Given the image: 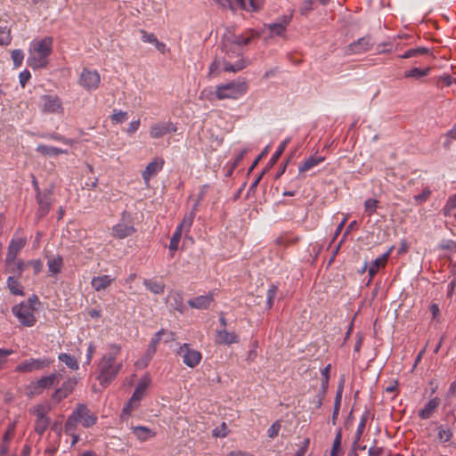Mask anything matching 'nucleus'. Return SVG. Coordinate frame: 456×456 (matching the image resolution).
Segmentation results:
<instances>
[{"mask_svg": "<svg viewBox=\"0 0 456 456\" xmlns=\"http://www.w3.org/2000/svg\"><path fill=\"white\" fill-rule=\"evenodd\" d=\"M291 20V16H282L277 22L270 23L267 25L268 29L273 35L281 36L285 30L287 26L289 24Z\"/></svg>", "mask_w": 456, "mask_h": 456, "instance_id": "4be33fe9", "label": "nucleus"}, {"mask_svg": "<svg viewBox=\"0 0 456 456\" xmlns=\"http://www.w3.org/2000/svg\"><path fill=\"white\" fill-rule=\"evenodd\" d=\"M74 411L84 428H90L97 421V416L86 404L78 403Z\"/></svg>", "mask_w": 456, "mask_h": 456, "instance_id": "4468645a", "label": "nucleus"}, {"mask_svg": "<svg viewBox=\"0 0 456 456\" xmlns=\"http://www.w3.org/2000/svg\"><path fill=\"white\" fill-rule=\"evenodd\" d=\"M165 330L161 329L157 333L154 334L153 338L151 340L150 345L148 346V348L145 352L143 360L145 361L144 365H147V363L151 360L153 355L156 353L157 350V345L161 339L162 334H164Z\"/></svg>", "mask_w": 456, "mask_h": 456, "instance_id": "5701e85b", "label": "nucleus"}, {"mask_svg": "<svg viewBox=\"0 0 456 456\" xmlns=\"http://www.w3.org/2000/svg\"><path fill=\"white\" fill-rule=\"evenodd\" d=\"M12 312L17 317L19 322L26 327H32L37 322V319L32 313V309L26 302H20L14 305L12 308Z\"/></svg>", "mask_w": 456, "mask_h": 456, "instance_id": "0eeeda50", "label": "nucleus"}, {"mask_svg": "<svg viewBox=\"0 0 456 456\" xmlns=\"http://www.w3.org/2000/svg\"><path fill=\"white\" fill-rule=\"evenodd\" d=\"M247 90L248 85L245 81H232L230 83L217 86L215 95L218 100H235L242 96Z\"/></svg>", "mask_w": 456, "mask_h": 456, "instance_id": "7ed1b4c3", "label": "nucleus"}, {"mask_svg": "<svg viewBox=\"0 0 456 456\" xmlns=\"http://www.w3.org/2000/svg\"><path fill=\"white\" fill-rule=\"evenodd\" d=\"M446 138V141L444 142V147L445 149H449L451 145V141L456 139V123L454 124L452 128L447 132Z\"/></svg>", "mask_w": 456, "mask_h": 456, "instance_id": "680f3d73", "label": "nucleus"}, {"mask_svg": "<svg viewBox=\"0 0 456 456\" xmlns=\"http://www.w3.org/2000/svg\"><path fill=\"white\" fill-rule=\"evenodd\" d=\"M112 281L110 275L96 276L92 279L91 285L96 291H102L108 288Z\"/></svg>", "mask_w": 456, "mask_h": 456, "instance_id": "c85d7f7f", "label": "nucleus"}, {"mask_svg": "<svg viewBox=\"0 0 456 456\" xmlns=\"http://www.w3.org/2000/svg\"><path fill=\"white\" fill-rule=\"evenodd\" d=\"M58 359L60 362L65 363V365L71 370H76L78 369L77 360L74 356L67 353L60 354Z\"/></svg>", "mask_w": 456, "mask_h": 456, "instance_id": "ea45409f", "label": "nucleus"}, {"mask_svg": "<svg viewBox=\"0 0 456 456\" xmlns=\"http://www.w3.org/2000/svg\"><path fill=\"white\" fill-rule=\"evenodd\" d=\"M149 384L150 379L147 377L142 378L131 395L132 401H137L139 403L142 399Z\"/></svg>", "mask_w": 456, "mask_h": 456, "instance_id": "bb28decb", "label": "nucleus"}, {"mask_svg": "<svg viewBox=\"0 0 456 456\" xmlns=\"http://www.w3.org/2000/svg\"><path fill=\"white\" fill-rule=\"evenodd\" d=\"M182 232H183V231L182 230H178V228L176 227V230L174 232V234L172 235L171 240H170V243H169V249L171 251L174 252V251L177 250L178 244H179V241H180L181 237H182Z\"/></svg>", "mask_w": 456, "mask_h": 456, "instance_id": "3c124183", "label": "nucleus"}, {"mask_svg": "<svg viewBox=\"0 0 456 456\" xmlns=\"http://www.w3.org/2000/svg\"><path fill=\"white\" fill-rule=\"evenodd\" d=\"M110 118L113 123L122 124L128 118V114L126 111L114 110Z\"/></svg>", "mask_w": 456, "mask_h": 456, "instance_id": "6e6d98bb", "label": "nucleus"}, {"mask_svg": "<svg viewBox=\"0 0 456 456\" xmlns=\"http://www.w3.org/2000/svg\"><path fill=\"white\" fill-rule=\"evenodd\" d=\"M27 63L33 69L45 68L48 64V59L42 55L34 53L32 50H29V56L27 60Z\"/></svg>", "mask_w": 456, "mask_h": 456, "instance_id": "393cba45", "label": "nucleus"}, {"mask_svg": "<svg viewBox=\"0 0 456 456\" xmlns=\"http://www.w3.org/2000/svg\"><path fill=\"white\" fill-rule=\"evenodd\" d=\"M278 286L272 284L266 293V308L271 309L273 305V300L276 297Z\"/></svg>", "mask_w": 456, "mask_h": 456, "instance_id": "a18cd8bd", "label": "nucleus"}, {"mask_svg": "<svg viewBox=\"0 0 456 456\" xmlns=\"http://www.w3.org/2000/svg\"><path fill=\"white\" fill-rule=\"evenodd\" d=\"M164 163L165 161L163 159L157 158L146 166L144 171L142 174L145 183H148L151 178L156 175L163 168Z\"/></svg>", "mask_w": 456, "mask_h": 456, "instance_id": "a211bd4d", "label": "nucleus"}, {"mask_svg": "<svg viewBox=\"0 0 456 456\" xmlns=\"http://www.w3.org/2000/svg\"><path fill=\"white\" fill-rule=\"evenodd\" d=\"M178 354L183 358V363L190 368L196 367L202 358L201 353L191 348L187 343L180 346Z\"/></svg>", "mask_w": 456, "mask_h": 456, "instance_id": "9b49d317", "label": "nucleus"}, {"mask_svg": "<svg viewBox=\"0 0 456 456\" xmlns=\"http://www.w3.org/2000/svg\"><path fill=\"white\" fill-rule=\"evenodd\" d=\"M11 40L10 29L7 27H0V46L9 45Z\"/></svg>", "mask_w": 456, "mask_h": 456, "instance_id": "603ef678", "label": "nucleus"}, {"mask_svg": "<svg viewBox=\"0 0 456 456\" xmlns=\"http://www.w3.org/2000/svg\"><path fill=\"white\" fill-rule=\"evenodd\" d=\"M198 210V203H195L189 214H186L182 221V223L177 226L178 230L189 232L190 228L193 224V220L195 218L196 212Z\"/></svg>", "mask_w": 456, "mask_h": 456, "instance_id": "c756f323", "label": "nucleus"}, {"mask_svg": "<svg viewBox=\"0 0 456 456\" xmlns=\"http://www.w3.org/2000/svg\"><path fill=\"white\" fill-rule=\"evenodd\" d=\"M214 301L213 293L210 292L207 295L198 296L188 301V305L195 309H207Z\"/></svg>", "mask_w": 456, "mask_h": 456, "instance_id": "412c9836", "label": "nucleus"}, {"mask_svg": "<svg viewBox=\"0 0 456 456\" xmlns=\"http://www.w3.org/2000/svg\"><path fill=\"white\" fill-rule=\"evenodd\" d=\"M367 419H368V412L366 411L361 418V420L358 424V427H357V430L355 432V437H354V445H355L361 439V436L363 433V430L365 428V426H366V422H367Z\"/></svg>", "mask_w": 456, "mask_h": 456, "instance_id": "c03bdc74", "label": "nucleus"}, {"mask_svg": "<svg viewBox=\"0 0 456 456\" xmlns=\"http://www.w3.org/2000/svg\"><path fill=\"white\" fill-rule=\"evenodd\" d=\"M322 161H324L323 157L311 156L302 165L299 166L298 171L299 173L306 172Z\"/></svg>", "mask_w": 456, "mask_h": 456, "instance_id": "4c0bfd02", "label": "nucleus"}, {"mask_svg": "<svg viewBox=\"0 0 456 456\" xmlns=\"http://www.w3.org/2000/svg\"><path fill=\"white\" fill-rule=\"evenodd\" d=\"M140 33L142 35V40L144 43H149V44H152L153 45L155 42H157L158 38L156 37V36L153 33H148L144 29H141Z\"/></svg>", "mask_w": 456, "mask_h": 456, "instance_id": "e2e57ef3", "label": "nucleus"}, {"mask_svg": "<svg viewBox=\"0 0 456 456\" xmlns=\"http://www.w3.org/2000/svg\"><path fill=\"white\" fill-rule=\"evenodd\" d=\"M43 102L42 110L45 113L62 112V102L57 95L45 94L41 97Z\"/></svg>", "mask_w": 456, "mask_h": 456, "instance_id": "2eb2a0df", "label": "nucleus"}, {"mask_svg": "<svg viewBox=\"0 0 456 456\" xmlns=\"http://www.w3.org/2000/svg\"><path fill=\"white\" fill-rule=\"evenodd\" d=\"M133 434L140 441H146L150 437L155 436V432L144 426H136L132 428Z\"/></svg>", "mask_w": 456, "mask_h": 456, "instance_id": "473e14b6", "label": "nucleus"}, {"mask_svg": "<svg viewBox=\"0 0 456 456\" xmlns=\"http://www.w3.org/2000/svg\"><path fill=\"white\" fill-rule=\"evenodd\" d=\"M50 425V419H36L35 421V432L39 436H42Z\"/></svg>", "mask_w": 456, "mask_h": 456, "instance_id": "49530a36", "label": "nucleus"}, {"mask_svg": "<svg viewBox=\"0 0 456 456\" xmlns=\"http://www.w3.org/2000/svg\"><path fill=\"white\" fill-rule=\"evenodd\" d=\"M223 69V57L221 55L216 54L215 60L209 66V77H215L221 74Z\"/></svg>", "mask_w": 456, "mask_h": 456, "instance_id": "e433bc0d", "label": "nucleus"}, {"mask_svg": "<svg viewBox=\"0 0 456 456\" xmlns=\"http://www.w3.org/2000/svg\"><path fill=\"white\" fill-rule=\"evenodd\" d=\"M374 44L375 42L372 37L367 35L348 45L345 50V53L347 55L362 53L370 50Z\"/></svg>", "mask_w": 456, "mask_h": 456, "instance_id": "f8f14e48", "label": "nucleus"}, {"mask_svg": "<svg viewBox=\"0 0 456 456\" xmlns=\"http://www.w3.org/2000/svg\"><path fill=\"white\" fill-rule=\"evenodd\" d=\"M239 342V336L233 331H227L226 329L216 330V343L219 345L230 346Z\"/></svg>", "mask_w": 456, "mask_h": 456, "instance_id": "aec40b11", "label": "nucleus"}, {"mask_svg": "<svg viewBox=\"0 0 456 456\" xmlns=\"http://www.w3.org/2000/svg\"><path fill=\"white\" fill-rule=\"evenodd\" d=\"M430 194L431 191L429 190V188L426 187L425 189H423L421 193L414 196V200L416 201V204L420 205L423 202H425L428 199Z\"/></svg>", "mask_w": 456, "mask_h": 456, "instance_id": "bf43d9fd", "label": "nucleus"}, {"mask_svg": "<svg viewBox=\"0 0 456 456\" xmlns=\"http://www.w3.org/2000/svg\"><path fill=\"white\" fill-rule=\"evenodd\" d=\"M52 363V361L48 358H30L21 362L15 369L18 372H32L35 370H44Z\"/></svg>", "mask_w": 456, "mask_h": 456, "instance_id": "9d476101", "label": "nucleus"}, {"mask_svg": "<svg viewBox=\"0 0 456 456\" xmlns=\"http://www.w3.org/2000/svg\"><path fill=\"white\" fill-rule=\"evenodd\" d=\"M59 381V375L52 373L48 376L42 377L41 379L31 381L25 388L26 395L32 398L36 395L42 394V392L53 387L56 382Z\"/></svg>", "mask_w": 456, "mask_h": 456, "instance_id": "20e7f679", "label": "nucleus"}, {"mask_svg": "<svg viewBox=\"0 0 456 456\" xmlns=\"http://www.w3.org/2000/svg\"><path fill=\"white\" fill-rule=\"evenodd\" d=\"M143 285L149 289L151 292L159 295L164 292L165 284L161 281H158L155 280L145 279L143 281Z\"/></svg>", "mask_w": 456, "mask_h": 456, "instance_id": "72a5a7b5", "label": "nucleus"}, {"mask_svg": "<svg viewBox=\"0 0 456 456\" xmlns=\"http://www.w3.org/2000/svg\"><path fill=\"white\" fill-rule=\"evenodd\" d=\"M11 57L13 61L14 68H19L23 62L24 53L20 49H15L12 51Z\"/></svg>", "mask_w": 456, "mask_h": 456, "instance_id": "8fccbe9b", "label": "nucleus"}, {"mask_svg": "<svg viewBox=\"0 0 456 456\" xmlns=\"http://www.w3.org/2000/svg\"><path fill=\"white\" fill-rule=\"evenodd\" d=\"M314 0H305L300 7V13L307 15L313 10Z\"/></svg>", "mask_w": 456, "mask_h": 456, "instance_id": "0e129e2a", "label": "nucleus"}, {"mask_svg": "<svg viewBox=\"0 0 456 456\" xmlns=\"http://www.w3.org/2000/svg\"><path fill=\"white\" fill-rule=\"evenodd\" d=\"M77 385V379L75 378H69L64 381L61 387L57 388L52 395V399L56 403H60L63 399L67 398L74 390Z\"/></svg>", "mask_w": 456, "mask_h": 456, "instance_id": "dca6fc26", "label": "nucleus"}, {"mask_svg": "<svg viewBox=\"0 0 456 456\" xmlns=\"http://www.w3.org/2000/svg\"><path fill=\"white\" fill-rule=\"evenodd\" d=\"M437 437L440 441L446 443L452 437V431L450 428H444L443 426L437 428Z\"/></svg>", "mask_w": 456, "mask_h": 456, "instance_id": "de8ad7c7", "label": "nucleus"}, {"mask_svg": "<svg viewBox=\"0 0 456 456\" xmlns=\"http://www.w3.org/2000/svg\"><path fill=\"white\" fill-rule=\"evenodd\" d=\"M19 279L16 276H9L6 280V286L12 295L24 296V288L19 281Z\"/></svg>", "mask_w": 456, "mask_h": 456, "instance_id": "a878e982", "label": "nucleus"}, {"mask_svg": "<svg viewBox=\"0 0 456 456\" xmlns=\"http://www.w3.org/2000/svg\"><path fill=\"white\" fill-rule=\"evenodd\" d=\"M341 440H342V432H341V429H338L336 434L335 439L333 441L330 456H337L338 450L339 449V447L341 445Z\"/></svg>", "mask_w": 456, "mask_h": 456, "instance_id": "4d7b16f0", "label": "nucleus"}, {"mask_svg": "<svg viewBox=\"0 0 456 456\" xmlns=\"http://www.w3.org/2000/svg\"><path fill=\"white\" fill-rule=\"evenodd\" d=\"M137 403V401H132V397H130V399L123 407L121 417L123 418L124 415L129 416L131 412L138 406Z\"/></svg>", "mask_w": 456, "mask_h": 456, "instance_id": "13d9d810", "label": "nucleus"}, {"mask_svg": "<svg viewBox=\"0 0 456 456\" xmlns=\"http://www.w3.org/2000/svg\"><path fill=\"white\" fill-rule=\"evenodd\" d=\"M134 232L130 215L123 212L120 222L112 227V235L118 239H125Z\"/></svg>", "mask_w": 456, "mask_h": 456, "instance_id": "6e6552de", "label": "nucleus"}, {"mask_svg": "<svg viewBox=\"0 0 456 456\" xmlns=\"http://www.w3.org/2000/svg\"><path fill=\"white\" fill-rule=\"evenodd\" d=\"M456 208V194L449 197L445 206L443 208L444 215L448 216Z\"/></svg>", "mask_w": 456, "mask_h": 456, "instance_id": "864d4df0", "label": "nucleus"}, {"mask_svg": "<svg viewBox=\"0 0 456 456\" xmlns=\"http://www.w3.org/2000/svg\"><path fill=\"white\" fill-rule=\"evenodd\" d=\"M389 253H390V251H387L385 254H383L381 256L376 258L374 261L371 262V265H370L369 270H368V273H369L370 278H372L379 272V270L381 266L385 265V264L388 258Z\"/></svg>", "mask_w": 456, "mask_h": 456, "instance_id": "2f4dec72", "label": "nucleus"}, {"mask_svg": "<svg viewBox=\"0 0 456 456\" xmlns=\"http://www.w3.org/2000/svg\"><path fill=\"white\" fill-rule=\"evenodd\" d=\"M27 266L31 265L35 274L39 273L43 268V263L40 259L31 260L26 263Z\"/></svg>", "mask_w": 456, "mask_h": 456, "instance_id": "69168bd1", "label": "nucleus"}, {"mask_svg": "<svg viewBox=\"0 0 456 456\" xmlns=\"http://www.w3.org/2000/svg\"><path fill=\"white\" fill-rule=\"evenodd\" d=\"M440 404V399L438 397H435L433 399H430L424 406L423 409H421L419 411V417L421 419H428L431 417L433 412L438 408Z\"/></svg>", "mask_w": 456, "mask_h": 456, "instance_id": "b1692460", "label": "nucleus"}, {"mask_svg": "<svg viewBox=\"0 0 456 456\" xmlns=\"http://www.w3.org/2000/svg\"><path fill=\"white\" fill-rule=\"evenodd\" d=\"M26 245V240L23 238L12 239L8 246V251L5 257V263L14 262L17 255Z\"/></svg>", "mask_w": 456, "mask_h": 456, "instance_id": "6ab92c4d", "label": "nucleus"}, {"mask_svg": "<svg viewBox=\"0 0 456 456\" xmlns=\"http://www.w3.org/2000/svg\"><path fill=\"white\" fill-rule=\"evenodd\" d=\"M53 185L43 190L39 194H36V200L38 205L37 216L45 217L50 211L53 203Z\"/></svg>", "mask_w": 456, "mask_h": 456, "instance_id": "423d86ee", "label": "nucleus"}, {"mask_svg": "<svg viewBox=\"0 0 456 456\" xmlns=\"http://www.w3.org/2000/svg\"><path fill=\"white\" fill-rule=\"evenodd\" d=\"M369 456H390V453L383 447L372 446L368 451Z\"/></svg>", "mask_w": 456, "mask_h": 456, "instance_id": "052dcab7", "label": "nucleus"}, {"mask_svg": "<svg viewBox=\"0 0 456 456\" xmlns=\"http://www.w3.org/2000/svg\"><path fill=\"white\" fill-rule=\"evenodd\" d=\"M53 38L52 37H45L39 40H34L31 43L29 50L34 53L48 58L53 53Z\"/></svg>", "mask_w": 456, "mask_h": 456, "instance_id": "ddd939ff", "label": "nucleus"}, {"mask_svg": "<svg viewBox=\"0 0 456 456\" xmlns=\"http://www.w3.org/2000/svg\"><path fill=\"white\" fill-rule=\"evenodd\" d=\"M289 142H290V138L288 137L281 142V144L277 148L276 151L273 153V155L272 156V158L269 160L270 167H273L278 161L279 158L283 153L284 150L286 149V147Z\"/></svg>", "mask_w": 456, "mask_h": 456, "instance_id": "37998d69", "label": "nucleus"}, {"mask_svg": "<svg viewBox=\"0 0 456 456\" xmlns=\"http://www.w3.org/2000/svg\"><path fill=\"white\" fill-rule=\"evenodd\" d=\"M170 305L176 311L183 313L184 310L183 298L181 292H172L169 295Z\"/></svg>", "mask_w": 456, "mask_h": 456, "instance_id": "f704fd0d", "label": "nucleus"}, {"mask_svg": "<svg viewBox=\"0 0 456 456\" xmlns=\"http://www.w3.org/2000/svg\"><path fill=\"white\" fill-rule=\"evenodd\" d=\"M36 151L44 156H50V157L58 156L61 154L67 153L66 150H62L61 148L48 146V145H45V144L37 145Z\"/></svg>", "mask_w": 456, "mask_h": 456, "instance_id": "7c9ffc66", "label": "nucleus"}, {"mask_svg": "<svg viewBox=\"0 0 456 456\" xmlns=\"http://www.w3.org/2000/svg\"><path fill=\"white\" fill-rule=\"evenodd\" d=\"M30 77H31V74L28 69H24L23 71H21L20 73L19 78H20V84L21 87H23V88L25 87L26 84L28 82Z\"/></svg>", "mask_w": 456, "mask_h": 456, "instance_id": "774afa93", "label": "nucleus"}, {"mask_svg": "<svg viewBox=\"0 0 456 456\" xmlns=\"http://www.w3.org/2000/svg\"><path fill=\"white\" fill-rule=\"evenodd\" d=\"M281 427V426L279 421L274 422L268 429V436L271 438L276 437L279 434Z\"/></svg>", "mask_w": 456, "mask_h": 456, "instance_id": "338daca9", "label": "nucleus"}, {"mask_svg": "<svg viewBox=\"0 0 456 456\" xmlns=\"http://www.w3.org/2000/svg\"><path fill=\"white\" fill-rule=\"evenodd\" d=\"M430 53V49L427 47H417V48H411L407 51H405L403 54L399 55L398 58L401 59H410V58H415L419 55H428Z\"/></svg>", "mask_w": 456, "mask_h": 456, "instance_id": "c9c22d12", "label": "nucleus"}, {"mask_svg": "<svg viewBox=\"0 0 456 456\" xmlns=\"http://www.w3.org/2000/svg\"><path fill=\"white\" fill-rule=\"evenodd\" d=\"M257 37L259 33L251 29L241 34H236L232 28L225 29L218 45L224 72L236 73L248 65L249 62L244 58L245 46Z\"/></svg>", "mask_w": 456, "mask_h": 456, "instance_id": "f257e3e1", "label": "nucleus"}, {"mask_svg": "<svg viewBox=\"0 0 456 456\" xmlns=\"http://www.w3.org/2000/svg\"><path fill=\"white\" fill-rule=\"evenodd\" d=\"M171 132H176V126L171 122H159L150 127V136L153 139L161 138Z\"/></svg>", "mask_w": 456, "mask_h": 456, "instance_id": "f3484780", "label": "nucleus"}, {"mask_svg": "<svg viewBox=\"0 0 456 456\" xmlns=\"http://www.w3.org/2000/svg\"><path fill=\"white\" fill-rule=\"evenodd\" d=\"M78 422L79 419L77 417L75 411H73L65 422L64 428L66 434L72 435V433H74V431L76 430Z\"/></svg>", "mask_w": 456, "mask_h": 456, "instance_id": "a19ab883", "label": "nucleus"}, {"mask_svg": "<svg viewBox=\"0 0 456 456\" xmlns=\"http://www.w3.org/2000/svg\"><path fill=\"white\" fill-rule=\"evenodd\" d=\"M50 408H46L41 404L36 405L31 411L36 415V419H49L46 415L49 412Z\"/></svg>", "mask_w": 456, "mask_h": 456, "instance_id": "09e8293b", "label": "nucleus"}, {"mask_svg": "<svg viewBox=\"0 0 456 456\" xmlns=\"http://www.w3.org/2000/svg\"><path fill=\"white\" fill-rule=\"evenodd\" d=\"M63 260L61 256H57L53 259H49L47 265L51 275H56L61 273Z\"/></svg>", "mask_w": 456, "mask_h": 456, "instance_id": "58836bf2", "label": "nucleus"}, {"mask_svg": "<svg viewBox=\"0 0 456 456\" xmlns=\"http://www.w3.org/2000/svg\"><path fill=\"white\" fill-rule=\"evenodd\" d=\"M79 85L87 91L95 90L101 83V76L97 70L83 69L78 80Z\"/></svg>", "mask_w": 456, "mask_h": 456, "instance_id": "1a4fd4ad", "label": "nucleus"}, {"mask_svg": "<svg viewBox=\"0 0 456 456\" xmlns=\"http://www.w3.org/2000/svg\"><path fill=\"white\" fill-rule=\"evenodd\" d=\"M119 353L120 346L112 344L110 346V351L102 357L98 364L99 375L97 377L102 386L107 387L119 372L122 363L116 362V358Z\"/></svg>", "mask_w": 456, "mask_h": 456, "instance_id": "f03ea898", "label": "nucleus"}, {"mask_svg": "<svg viewBox=\"0 0 456 456\" xmlns=\"http://www.w3.org/2000/svg\"><path fill=\"white\" fill-rule=\"evenodd\" d=\"M214 2L224 8L240 7L247 12H257L263 6L262 0H214Z\"/></svg>", "mask_w": 456, "mask_h": 456, "instance_id": "39448f33", "label": "nucleus"}, {"mask_svg": "<svg viewBox=\"0 0 456 456\" xmlns=\"http://www.w3.org/2000/svg\"><path fill=\"white\" fill-rule=\"evenodd\" d=\"M430 68H427L424 69H421L419 68H413L410 70H407L404 72V77H411L415 79L421 78L423 77H426L429 74Z\"/></svg>", "mask_w": 456, "mask_h": 456, "instance_id": "79ce46f5", "label": "nucleus"}, {"mask_svg": "<svg viewBox=\"0 0 456 456\" xmlns=\"http://www.w3.org/2000/svg\"><path fill=\"white\" fill-rule=\"evenodd\" d=\"M5 265H6V269H5L6 272L12 273V276H16L18 278H20L22 276L23 271L27 267L26 263L21 259H19L17 262L14 261V262H10V263H5Z\"/></svg>", "mask_w": 456, "mask_h": 456, "instance_id": "cd10ccee", "label": "nucleus"}, {"mask_svg": "<svg viewBox=\"0 0 456 456\" xmlns=\"http://www.w3.org/2000/svg\"><path fill=\"white\" fill-rule=\"evenodd\" d=\"M379 201L375 199H368L364 202V210L368 216H372L378 208Z\"/></svg>", "mask_w": 456, "mask_h": 456, "instance_id": "5fc2aeb1", "label": "nucleus"}]
</instances>
